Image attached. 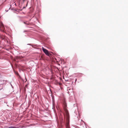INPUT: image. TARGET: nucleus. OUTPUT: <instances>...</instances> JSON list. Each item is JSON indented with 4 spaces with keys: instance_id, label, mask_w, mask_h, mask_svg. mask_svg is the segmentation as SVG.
<instances>
[{
    "instance_id": "nucleus-1",
    "label": "nucleus",
    "mask_w": 128,
    "mask_h": 128,
    "mask_svg": "<svg viewBox=\"0 0 128 128\" xmlns=\"http://www.w3.org/2000/svg\"><path fill=\"white\" fill-rule=\"evenodd\" d=\"M42 50L46 54L48 55V50L43 47L42 48Z\"/></svg>"
},
{
    "instance_id": "nucleus-2",
    "label": "nucleus",
    "mask_w": 128,
    "mask_h": 128,
    "mask_svg": "<svg viewBox=\"0 0 128 128\" xmlns=\"http://www.w3.org/2000/svg\"><path fill=\"white\" fill-rule=\"evenodd\" d=\"M24 24H26L27 25H28L29 24V22L28 21H27V22H24Z\"/></svg>"
},
{
    "instance_id": "nucleus-3",
    "label": "nucleus",
    "mask_w": 128,
    "mask_h": 128,
    "mask_svg": "<svg viewBox=\"0 0 128 128\" xmlns=\"http://www.w3.org/2000/svg\"><path fill=\"white\" fill-rule=\"evenodd\" d=\"M64 108L65 110H66V105L65 102L64 103Z\"/></svg>"
},
{
    "instance_id": "nucleus-4",
    "label": "nucleus",
    "mask_w": 128,
    "mask_h": 128,
    "mask_svg": "<svg viewBox=\"0 0 128 128\" xmlns=\"http://www.w3.org/2000/svg\"><path fill=\"white\" fill-rule=\"evenodd\" d=\"M8 128H16V127H13L12 126H10Z\"/></svg>"
},
{
    "instance_id": "nucleus-5",
    "label": "nucleus",
    "mask_w": 128,
    "mask_h": 128,
    "mask_svg": "<svg viewBox=\"0 0 128 128\" xmlns=\"http://www.w3.org/2000/svg\"><path fill=\"white\" fill-rule=\"evenodd\" d=\"M53 105L54 106V103H53Z\"/></svg>"
},
{
    "instance_id": "nucleus-6",
    "label": "nucleus",
    "mask_w": 128,
    "mask_h": 128,
    "mask_svg": "<svg viewBox=\"0 0 128 128\" xmlns=\"http://www.w3.org/2000/svg\"><path fill=\"white\" fill-rule=\"evenodd\" d=\"M3 88H1L0 89V90H1Z\"/></svg>"
},
{
    "instance_id": "nucleus-7",
    "label": "nucleus",
    "mask_w": 128,
    "mask_h": 128,
    "mask_svg": "<svg viewBox=\"0 0 128 128\" xmlns=\"http://www.w3.org/2000/svg\"><path fill=\"white\" fill-rule=\"evenodd\" d=\"M25 0H22V1L23 2H24L25 1Z\"/></svg>"
}]
</instances>
